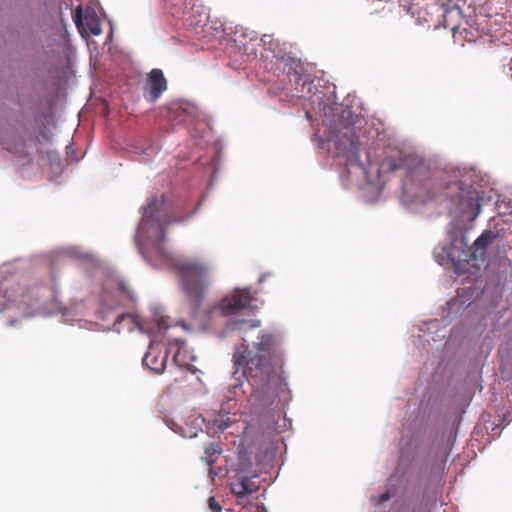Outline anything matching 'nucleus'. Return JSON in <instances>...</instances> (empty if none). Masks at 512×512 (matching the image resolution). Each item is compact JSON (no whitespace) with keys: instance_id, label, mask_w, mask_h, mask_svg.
Returning a JSON list of instances; mask_svg holds the SVG:
<instances>
[{"instance_id":"1","label":"nucleus","mask_w":512,"mask_h":512,"mask_svg":"<svg viewBox=\"0 0 512 512\" xmlns=\"http://www.w3.org/2000/svg\"><path fill=\"white\" fill-rule=\"evenodd\" d=\"M244 343L235 347L232 361L234 364V387L247 381L253 395L271 404L288 390L284 375V356L277 345L276 338L267 331H261L257 341L249 346Z\"/></svg>"},{"instance_id":"2","label":"nucleus","mask_w":512,"mask_h":512,"mask_svg":"<svg viewBox=\"0 0 512 512\" xmlns=\"http://www.w3.org/2000/svg\"><path fill=\"white\" fill-rule=\"evenodd\" d=\"M173 265L190 307L197 312L212 283V265L199 259H178Z\"/></svg>"},{"instance_id":"3","label":"nucleus","mask_w":512,"mask_h":512,"mask_svg":"<svg viewBox=\"0 0 512 512\" xmlns=\"http://www.w3.org/2000/svg\"><path fill=\"white\" fill-rule=\"evenodd\" d=\"M165 196H153L143 207L142 219L138 225L137 239L165 238L164 227L168 223V216L164 211Z\"/></svg>"},{"instance_id":"4","label":"nucleus","mask_w":512,"mask_h":512,"mask_svg":"<svg viewBox=\"0 0 512 512\" xmlns=\"http://www.w3.org/2000/svg\"><path fill=\"white\" fill-rule=\"evenodd\" d=\"M350 120L346 119L345 124L339 127L333 136V142L336 149V156L345 158V164L347 165H359L360 164V140L356 134L355 119L351 113H349Z\"/></svg>"},{"instance_id":"5","label":"nucleus","mask_w":512,"mask_h":512,"mask_svg":"<svg viewBox=\"0 0 512 512\" xmlns=\"http://www.w3.org/2000/svg\"><path fill=\"white\" fill-rule=\"evenodd\" d=\"M253 301L255 298L251 288H236L220 301L218 308L223 315H233L241 310L257 308Z\"/></svg>"},{"instance_id":"6","label":"nucleus","mask_w":512,"mask_h":512,"mask_svg":"<svg viewBox=\"0 0 512 512\" xmlns=\"http://www.w3.org/2000/svg\"><path fill=\"white\" fill-rule=\"evenodd\" d=\"M74 22L83 37L91 35H100L102 32L100 19L96 12L91 8L83 11L82 6H78L74 12Z\"/></svg>"},{"instance_id":"7","label":"nucleus","mask_w":512,"mask_h":512,"mask_svg":"<svg viewBox=\"0 0 512 512\" xmlns=\"http://www.w3.org/2000/svg\"><path fill=\"white\" fill-rule=\"evenodd\" d=\"M455 186L460 190L459 206L464 215H467L470 220H474L481 212L480 196L476 190H464L460 188L458 182H449L446 184L445 189H450Z\"/></svg>"},{"instance_id":"8","label":"nucleus","mask_w":512,"mask_h":512,"mask_svg":"<svg viewBox=\"0 0 512 512\" xmlns=\"http://www.w3.org/2000/svg\"><path fill=\"white\" fill-rule=\"evenodd\" d=\"M149 85L148 100L155 102L167 89V81L161 69L154 68L147 75Z\"/></svg>"},{"instance_id":"9","label":"nucleus","mask_w":512,"mask_h":512,"mask_svg":"<svg viewBox=\"0 0 512 512\" xmlns=\"http://www.w3.org/2000/svg\"><path fill=\"white\" fill-rule=\"evenodd\" d=\"M167 358L168 351L162 354L160 350L151 345L145 353L142 362L148 369L160 374L165 370Z\"/></svg>"},{"instance_id":"10","label":"nucleus","mask_w":512,"mask_h":512,"mask_svg":"<svg viewBox=\"0 0 512 512\" xmlns=\"http://www.w3.org/2000/svg\"><path fill=\"white\" fill-rule=\"evenodd\" d=\"M497 235L490 230L484 231L473 243L471 247V259L478 260L484 257L486 248L490 245Z\"/></svg>"},{"instance_id":"11","label":"nucleus","mask_w":512,"mask_h":512,"mask_svg":"<svg viewBox=\"0 0 512 512\" xmlns=\"http://www.w3.org/2000/svg\"><path fill=\"white\" fill-rule=\"evenodd\" d=\"M232 493L243 498L258 490V486L248 477H239L231 484Z\"/></svg>"},{"instance_id":"12","label":"nucleus","mask_w":512,"mask_h":512,"mask_svg":"<svg viewBox=\"0 0 512 512\" xmlns=\"http://www.w3.org/2000/svg\"><path fill=\"white\" fill-rule=\"evenodd\" d=\"M185 21L189 27L196 28L206 23L207 15L202 6L194 5L191 7L190 14Z\"/></svg>"},{"instance_id":"13","label":"nucleus","mask_w":512,"mask_h":512,"mask_svg":"<svg viewBox=\"0 0 512 512\" xmlns=\"http://www.w3.org/2000/svg\"><path fill=\"white\" fill-rule=\"evenodd\" d=\"M260 326V321L256 319H230L227 323V329L231 331H242L245 332L247 330L256 328Z\"/></svg>"},{"instance_id":"14","label":"nucleus","mask_w":512,"mask_h":512,"mask_svg":"<svg viewBox=\"0 0 512 512\" xmlns=\"http://www.w3.org/2000/svg\"><path fill=\"white\" fill-rule=\"evenodd\" d=\"M406 165L405 158L398 153L395 157H386L382 163V169L386 172H394L403 169Z\"/></svg>"},{"instance_id":"15","label":"nucleus","mask_w":512,"mask_h":512,"mask_svg":"<svg viewBox=\"0 0 512 512\" xmlns=\"http://www.w3.org/2000/svg\"><path fill=\"white\" fill-rule=\"evenodd\" d=\"M221 452L222 451L218 445L210 444L205 448L204 454L202 455L201 459L202 461L206 462L209 466H212L216 462Z\"/></svg>"},{"instance_id":"16","label":"nucleus","mask_w":512,"mask_h":512,"mask_svg":"<svg viewBox=\"0 0 512 512\" xmlns=\"http://www.w3.org/2000/svg\"><path fill=\"white\" fill-rule=\"evenodd\" d=\"M129 322V326L127 327V329H132V326L134 324V318L131 314H122L120 316L117 317V319L115 320L114 322V328L117 330V331H120L121 328H122V323L123 322Z\"/></svg>"},{"instance_id":"17","label":"nucleus","mask_w":512,"mask_h":512,"mask_svg":"<svg viewBox=\"0 0 512 512\" xmlns=\"http://www.w3.org/2000/svg\"><path fill=\"white\" fill-rule=\"evenodd\" d=\"M208 506L212 512H221L222 507L214 497L208 499Z\"/></svg>"},{"instance_id":"18","label":"nucleus","mask_w":512,"mask_h":512,"mask_svg":"<svg viewBox=\"0 0 512 512\" xmlns=\"http://www.w3.org/2000/svg\"><path fill=\"white\" fill-rule=\"evenodd\" d=\"M19 146H20V149H18L16 146L14 148H12L8 144H5V149L10 152L18 153V152H20V150H22V148L24 146L23 140H20Z\"/></svg>"},{"instance_id":"19","label":"nucleus","mask_w":512,"mask_h":512,"mask_svg":"<svg viewBox=\"0 0 512 512\" xmlns=\"http://www.w3.org/2000/svg\"><path fill=\"white\" fill-rule=\"evenodd\" d=\"M118 287L122 293L127 294L129 298H132V294L130 293V291L128 290V287L124 283H122V282L119 283Z\"/></svg>"},{"instance_id":"20","label":"nucleus","mask_w":512,"mask_h":512,"mask_svg":"<svg viewBox=\"0 0 512 512\" xmlns=\"http://www.w3.org/2000/svg\"><path fill=\"white\" fill-rule=\"evenodd\" d=\"M389 498H390V494L388 491L381 494L379 497V500H378V504H382V503L386 502L387 500H389Z\"/></svg>"},{"instance_id":"21","label":"nucleus","mask_w":512,"mask_h":512,"mask_svg":"<svg viewBox=\"0 0 512 512\" xmlns=\"http://www.w3.org/2000/svg\"><path fill=\"white\" fill-rule=\"evenodd\" d=\"M158 327L159 328H163V329H167L168 328V325L166 324V321L161 318L158 323H157Z\"/></svg>"}]
</instances>
